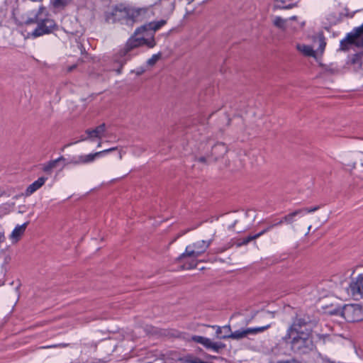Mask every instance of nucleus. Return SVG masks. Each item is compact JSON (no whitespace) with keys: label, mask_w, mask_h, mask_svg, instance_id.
Here are the masks:
<instances>
[{"label":"nucleus","mask_w":363,"mask_h":363,"mask_svg":"<svg viewBox=\"0 0 363 363\" xmlns=\"http://www.w3.org/2000/svg\"><path fill=\"white\" fill-rule=\"evenodd\" d=\"M285 338L291 339V349L298 354H307L314 348L311 329L308 326V320L296 317L287 330Z\"/></svg>","instance_id":"f257e3e1"},{"label":"nucleus","mask_w":363,"mask_h":363,"mask_svg":"<svg viewBox=\"0 0 363 363\" xmlns=\"http://www.w3.org/2000/svg\"><path fill=\"white\" fill-rule=\"evenodd\" d=\"M144 12L145 10L142 9L125 10L113 8L106 13V20L108 23H114L121 18H124L127 24L132 26L135 21H138L140 13Z\"/></svg>","instance_id":"f03ea898"},{"label":"nucleus","mask_w":363,"mask_h":363,"mask_svg":"<svg viewBox=\"0 0 363 363\" xmlns=\"http://www.w3.org/2000/svg\"><path fill=\"white\" fill-rule=\"evenodd\" d=\"M166 23V21L161 20L157 22H150L145 24L135 31V34L145 41L144 45L152 48L156 45L154 38L155 33Z\"/></svg>","instance_id":"7ed1b4c3"},{"label":"nucleus","mask_w":363,"mask_h":363,"mask_svg":"<svg viewBox=\"0 0 363 363\" xmlns=\"http://www.w3.org/2000/svg\"><path fill=\"white\" fill-rule=\"evenodd\" d=\"M211 242V240L208 241L199 240L193 244L189 245L186 246L185 252L182 253L178 259L182 260L186 257L197 258L206 252L210 246Z\"/></svg>","instance_id":"20e7f679"},{"label":"nucleus","mask_w":363,"mask_h":363,"mask_svg":"<svg viewBox=\"0 0 363 363\" xmlns=\"http://www.w3.org/2000/svg\"><path fill=\"white\" fill-rule=\"evenodd\" d=\"M342 315L348 322H357L363 320V310L357 304L345 305Z\"/></svg>","instance_id":"39448f33"},{"label":"nucleus","mask_w":363,"mask_h":363,"mask_svg":"<svg viewBox=\"0 0 363 363\" xmlns=\"http://www.w3.org/2000/svg\"><path fill=\"white\" fill-rule=\"evenodd\" d=\"M271 326L270 324H268L262 327H256V328H247L245 329H240L233 332L232 333H229L230 335H226L225 337H230V339L240 340L245 337H247L250 335H256L258 333H263Z\"/></svg>","instance_id":"423d86ee"},{"label":"nucleus","mask_w":363,"mask_h":363,"mask_svg":"<svg viewBox=\"0 0 363 363\" xmlns=\"http://www.w3.org/2000/svg\"><path fill=\"white\" fill-rule=\"evenodd\" d=\"M348 294L356 301L363 303V275L359 274L348 288Z\"/></svg>","instance_id":"0eeeda50"},{"label":"nucleus","mask_w":363,"mask_h":363,"mask_svg":"<svg viewBox=\"0 0 363 363\" xmlns=\"http://www.w3.org/2000/svg\"><path fill=\"white\" fill-rule=\"evenodd\" d=\"M191 340L195 342L203 345L206 348L216 352L225 347V345L223 343L213 342L209 338L203 336L194 335L191 337Z\"/></svg>","instance_id":"6e6552de"},{"label":"nucleus","mask_w":363,"mask_h":363,"mask_svg":"<svg viewBox=\"0 0 363 363\" xmlns=\"http://www.w3.org/2000/svg\"><path fill=\"white\" fill-rule=\"evenodd\" d=\"M55 26V22L49 18L44 19L38 23L37 28L33 31L34 37H38L42 35L49 33Z\"/></svg>","instance_id":"1a4fd4ad"},{"label":"nucleus","mask_w":363,"mask_h":363,"mask_svg":"<svg viewBox=\"0 0 363 363\" xmlns=\"http://www.w3.org/2000/svg\"><path fill=\"white\" fill-rule=\"evenodd\" d=\"M105 131L106 125L104 123H102L100 125L96 127L94 129H87L85 131L86 134L87 135V137H82L79 141H84L86 140L94 141V138L101 139L104 136Z\"/></svg>","instance_id":"9d476101"},{"label":"nucleus","mask_w":363,"mask_h":363,"mask_svg":"<svg viewBox=\"0 0 363 363\" xmlns=\"http://www.w3.org/2000/svg\"><path fill=\"white\" fill-rule=\"evenodd\" d=\"M144 40H145L143 38H140L138 35H136L134 33L133 35H132L127 41L123 50V55H127L133 49L144 45Z\"/></svg>","instance_id":"9b49d317"},{"label":"nucleus","mask_w":363,"mask_h":363,"mask_svg":"<svg viewBox=\"0 0 363 363\" xmlns=\"http://www.w3.org/2000/svg\"><path fill=\"white\" fill-rule=\"evenodd\" d=\"M228 152V148L223 143H218L212 146L211 156L212 161H216L224 156Z\"/></svg>","instance_id":"f8f14e48"},{"label":"nucleus","mask_w":363,"mask_h":363,"mask_svg":"<svg viewBox=\"0 0 363 363\" xmlns=\"http://www.w3.org/2000/svg\"><path fill=\"white\" fill-rule=\"evenodd\" d=\"M28 223L26 222L21 225H17L11 235H9V239L11 240L13 244L16 243L24 234L26 229L28 226Z\"/></svg>","instance_id":"ddd939ff"},{"label":"nucleus","mask_w":363,"mask_h":363,"mask_svg":"<svg viewBox=\"0 0 363 363\" xmlns=\"http://www.w3.org/2000/svg\"><path fill=\"white\" fill-rule=\"evenodd\" d=\"M296 19V16H291L289 18H283L280 16H274L273 17L272 23L277 28L281 30H285L289 26V21H295Z\"/></svg>","instance_id":"4468645a"},{"label":"nucleus","mask_w":363,"mask_h":363,"mask_svg":"<svg viewBox=\"0 0 363 363\" xmlns=\"http://www.w3.org/2000/svg\"><path fill=\"white\" fill-rule=\"evenodd\" d=\"M116 150H117V147H114L106 149V150H102V151H99V152H95V153L84 155H83L84 164L91 163V162H94V160L96 157L102 156V155H105L106 153L113 152V151H114Z\"/></svg>","instance_id":"2eb2a0df"},{"label":"nucleus","mask_w":363,"mask_h":363,"mask_svg":"<svg viewBox=\"0 0 363 363\" xmlns=\"http://www.w3.org/2000/svg\"><path fill=\"white\" fill-rule=\"evenodd\" d=\"M46 178L40 177L33 183L30 184L26 189V195H30L39 189L45 182Z\"/></svg>","instance_id":"dca6fc26"},{"label":"nucleus","mask_w":363,"mask_h":363,"mask_svg":"<svg viewBox=\"0 0 363 363\" xmlns=\"http://www.w3.org/2000/svg\"><path fill=\"white\" fill-rule=\"evenodd\" d=\"M296 49L301 52L303 55L307 57H315V52L312 47L304 45V44H297Z\"/></svg>","instance_id":"f3484780"},{"label":"nucleus","mask_w":363,"mask_h":363,"mask_svg":"<svg viewBox=\"0 0 363 363\" xmlns=\"http://www.w3.org/2000/svg\"><path fill=\"white\" fill-rule=\"evenodd\" d=\"M294 0H275L274 7L279 9H289L293 5L291 1Z\"/></svg>","instance_id":"a211bd4d"},{"label":"nucleus","mask_w":363,"mask_h":363,"mask_svg":"<svg viewBox=\"0 0 363 363\" xmlns=\"http://www.w3.org/2000/svg\"><path fill=\"white\" fill-rule=\"evenodd\" d=\"M302 213V210H296L291 213L287 214L283 217V220L288 224H292L294 222V218Z\"/></svg>","instance_id":"6ab92c4d"},{"label":"nucleus","mask_w":363,"mask_h":363,"mask_svg":"<svg viewBox=\"0 0 363 363\" xmlns=\"http://www.w3.org/2000/svg\"><path fill=\"white\" fill-rule=\"evenodd\" d=\"M62 159V157H60V158H58L57 160L50 161L49 163H48L47 164H45L43 167V171L45 172H50L52 169L56 167V165H57V162L60 160H61Z\"/></svg>","instance_id":"aec40b11"},{"label":"nucleus","mask_w":363,"mask_h":363,"mask_svg":"<svg viewBox=\"0 0 363 363\" xmlns=\"http://www.w3.org/2000/svg\"><path fill=\"white\" fill-rule=\"evenodd\" d=\"M71 0H50L51 4L55 8H62L67 5Z\"/></svg>","instance_id":"412c9836"},{"label":"nucleus","mask_w":363,"mask_h":363,"mask_svg":"<svg viewBox=\"0 0 363 363\" xmlns=\"http://www.w3.org/2000/svg\"><path fill=\"white\" fill-rule=\"evenodd\" d=\"M223 335L219 337L220 339H230V337H225L226 335H230L229 333H232L231 328L229 325H225L223 327Z\"/></svg>","instance_id":"4be33fe9"},{"label":"nucleus","mask_w":363,"mask_h":363,"mask_svg":"<svg viewBox=\"0 0 363 363\" xmlns=\"http://www.w3.org/2000/svg\"><path fill=\"white\" fill-rule=\"evenodd\" d=\"M161 53L159 52L157 54L153 55L148 60L147 65L150 66H153L155 63L161 58Z\"/></svg>","instance_id":"5701e85b"},{"label":"nucleus","mask_w":363,"mask_h":363,"mask_svg":"<svg viewBox=\"0 0 363 363\" xmlns=\"http://www.w3.org/2000/svg\"><path fill=\"white\" fill-rule=\"evenodd\" d=\"M357 161L354 162L353 167H361L363 168V152H359L357 155Z\"/></svg>","instance_id":"b1692460"},{"label":"nucleus","mask_w":363,"mask_h":363,"mask_svg":"<svg viewBox=\"0 0 363 363\" xmlns=\"http://www.w3.org/2000/svg\"><path fill=\"white\" fill-rule=\"evenodd\" d=\"M70 163L74 165L84 164L83 155H79L76 157H73L71 160Z\"/></svg>","instance_id":"393cba45"},{"label":"nucleus","mask_w":363,"mask_h":363,"mask_svg":"<svg viewBox=\"0 0 363 363\" xmlns=\"http://www.w3.org/2000/svg\"><path fill=\"white\" fill-rule=\"evenodd\" d=\"M318 44H319V48L317 50V52H320V53H322L325 49V40L323 37H319L318 39Z\"/></svg>","instance_id":"a878e982"},{"label":"nucleus","mask_w":363,"mask_h":363,"mask_svg":"<svg viewBox=\"0 0 363 363\" xmlns=\"http://www.w3.org/2000/svg\"><path fill=\"white\" fill-rule=\"evenodd\" d=\"M354 172L353 174L359 177L361 179H363V168L361 167H353Z\"/></svg>","instance_id":"bb28decb"},{"label":"nucleus","mask_w":363,"mask_h":363,"mask_svg":"<svg viewBox=\"0 0 363 363\" xmlns=\"http://www.w3.org/2000/svg\"><path fill=\"white\" fill-rule=\"evenodd\" d=\"M257 236H255V235H252V236H248V237H247V238H244V239L242 240V241L240 243H239L238 245V246H240V245H247V243H249L250 241L254 240H255V239H257Z\"/></svg>","instance_id":"cd10ccee"},{"label":"nucleus","mask_w":363,"mask_h":363,"mask_svg":"<svg viewBox=\"0 0 363 363\" xmlns=\"http://www.w3.org/2000/svg\"><path fill=\"white\" fill-rule=\"evenodd\" d=\"M318 291H320L322 290V292H320L319 293V298H323V297H325L327 296L328 294H329V291L328 290H325L323 287H322L321 286H319L318 287Z\"/></svg>","instance_id":"c85d7f7f"},{"label":"nucleus","mask_w":363,"mask_h":363,"mask_svg":"<svg viewBox=\"0 0 363 363\" xmlns=\"http://www.w3.org/2000/svg\"><path fill=\"white\" fill-rule=\"evenodd\" d=\"M198 161L202 163H206L207 162L212 161V157L210 155L208 156H201L199 157L198 159Z\"/></svg>","instance_id":"c756f323"},{"label":"nucleus","mask_w":363,"mask_h":363,"mask_svg":"<svg viewBox=\"0 0 363 363\" xmlns=\"http://www.w3.org/2000/svg\"><path fill=\"white\" fill-rule=\"evenodd\" d=\"M319 209V206H315L313 208H302V212L312 213Z\"/></svg>","instance_id":"7c9ffc66"},{"label":"nucleus","mask_w":363,"mask_h":363,"mask_svg":"<svg viewBox=\"0 0 363 363\" xmlns=\"http://www.w3.org/2000/svg\"><path fill=\"white\" fill-rule=\"evenodd\" d=\"M354 45L357 47L363 48V38H361L360 39H357V41Z\"/></svg>","instance_id":"2f4dec72"},{"label":"nucleus","mask_w":363,"mask_h":363,"mask_svg":"<svg viewBox=\"0 0 363 363\" xmlns=\"http://www.w3.org/2000/svg\"><path fill=\"white\" fill-rule=\"evenodd\" d=\"M223 327H218L217 328V330H216V335L218 336V337H220L219 335H221L223 334Z\"/></svg>","instance_id":"473e14b6"},{"label":"nucleus","mask_w":363,"mask_h":363,"mask_svg":"<svg viewBox=\"0 0 363 363\" xmlns=\"http://www.w3.org/2000/svg\"><path fill=\"white\" fill-rule=\"evenodd\" d=\"M267 232H268V229H264L262 231H261L260 233L255 235V236H257V238H259L261 235H264Z\"/></svg>","instance_id":"72a5a7b5"},{"label":"nucleus","mask_w":363,"mask_h":363,"mask_svg":"<svg viewBox=\"0 0 363 363\" xmlns=\"http://www.w3.org/2000/svg\"><path fill=\"white\" fill-rule=\"evenodd\" d=\"M277 363H298V362L292 359V360H288V361H280V362H278Z\"/></svg>","instance_id":"f704fd0d"},{"label":"nucleus","mask_w":363,"mask_h":363,"mask_svg":"<svg viewBox=\"0 0 363 363\" xmlns=\"http://www.w3.org/2000/svg\"><path fill=\"white\" fill-rule=\"evenodd\" d=\"M284 221V220H283V218L277 223H274V225L275 226H277V225H281Z\"/></svg>","instance_id":"c9c22d12"},{"label":"nucleus","mask_w":363,"mask_h":363,"mask_svg":"<svg viewBox=\"0 0 363 363\" xmlns=\"http://www.w3.org/2000/svg\"><path fill=\"white\" fill-rule=\"evenodd\" d=\"M275 227V225H274V224L268 226L267 228H266L265 229H268V231H269L272 228Z\"/></svg>","instance_id":"e433bc0d"},{"label":"nucleus","mask_w":363,"mask_h":363,"mask_svg":"<svg viewBox=\"0 0 363 363\" xmlns=\"http://www.w3.org/2000/svg\"><path fill=\"white\" fill-rule=\"evenodd\" d=\"M59 347H65L68 346V344L62 343L58 345Z\"/></svg>","instance_id":"4c0bfd02"},{"label":"nucleus","mask_w":363,"mask_h":363,"mask_svg":"<svg viewBox=\"0 0 363 363\" xmlns=\"http://www.w3.org/2000/svg\"><path fill=\"white\" fill-rule=\"evenodd\" d=\"M196 264H191L189 265V267H187L188 269H190V268H194V267H196Z\"/></svg>","instance_id":"58836bf2"},{"label":"nucleus","mask_w":363,"mask_h":363,"mask_svg":"<svg viewBox=\"0 0 363 363\" xmlns=\"http://www.w3.org/2000/svg\"><path fill=\"white\" fill-rule=\"evenodd\" d=\"M237 223V220H235L234 223H233L232 226L230 227V228H232L235 226V225Z\"/></svg>","instance_id":"ea45409f"},{"label":"nucleus","mask_w":363,"mask_h":363,"mask_svg":"<svg viewBox=\"0 0 363 363\" xmlns=\"http://www.w3.org/2000/svg\"><path fill=\"white\" fill-rule=\"evenodd\" d=\"M325 363H334V362H331V361H330V360H326V361L325 362Z\"/></svg>","instance_id":"a19ab883"},{"label":"nucleus","mask_w":363,"mask_h":363,"mask_svg":"<svg viewBox=\"0 0 363 363\" xmlns=\"http://www.w3.org/2000/svg\"><path fill=\"white\" fill-rule=\"evenodd\" d=\"M99 147L101 146V142L99 141V143H98V145H97Z\"/></svg>","instance_id":"79ce46f5"},{"label":"nucleus","mask_w":363,"mask_h":363,"mask_svg":"<svg viewBox=\"0 0 363 363\" xmlns=\"http://www.w3.org/2000/svg\"><path fill=\"white\" fill-rule=\"evenodd\" d=\"M188 1V3L189 4H191V2H193L194 0H187Z\"/></svg>","instance_id":"37998d69"},{"label":"nucleus","mask_w":363,"mask_h":363,"mask_svg":"<svg viewBox=\"0 0 363 363\" xmlns=\"http://www.w3.org/2000/svg\"><path fill=\"white\" fill-rule=\"evenodd\" d=\"M122 157H123V156H122V154L120 152V154H119V158H120V159H122Z\"/></svg>","instance_id":"c03bdc74"},{"label":"nucleus","mask_w":363,"mask_h":363,"mask_svg":"<svg viewBox=\"0 0 363 363\" xmlns=\"http://www.w3.org/2000/svg\"><path fill=\"white\" fill-rule=\"evenodd\" d=\"M311 225H309V226H308V230H311ZM308 232H309V231H308ZM308 233H307V234H308Z\"/></svg>","instance_id":"a18cd8bd"},{"label":"nucleus","mask_w":363,"mask_h":363,"mask_svg":"<svg viewBox=\"0 0 363 363\" xmlns=\"http://www.w3.org/2000/svg\"><path fill=\"white\" fill-rule=\"evenodd\" d=\"M57 347V345L50 346L49 347Z\"/></svg>","instance_id":"49530a36"}]
</instances>
